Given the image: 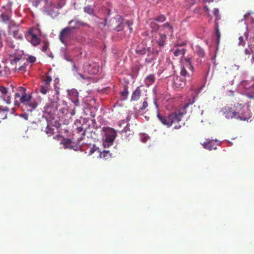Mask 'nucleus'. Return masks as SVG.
Masks as SVG:
<instances>
[{"instance_id":"dca6fc26","label":"nucleus","mask_w":254,"mask_h":254,"mask_svg":"<svg viewBox=\"0 0 254 254\" xmlns=\"http://www.w3.org/2000/svg\"><path fill=\"white\" fill-rule=\"evenodd\" d=\"M141 95V91L140 87H137L132 92L130 98V102H135L139 100Z\"/></svg>"},{"instance_id":"a211bd4d","label":"nucleus","mask_w":254,"mask_h":254,"mask_svg":"<svg viewBox=\"0 0 254 254\" xmlns=\"http://www.w3.org/2000/svg\"><path fill=\"white\" fill-rule=\"evenodd\" d=\"M128 86L125 85L123 87V90L121 92V100H126L127 99L128 95Z\"/></svg>"},{"instance_id":"49530a36","label":"nucleus","mask_w":254,"mask_h":254,"mask_svg":"<svg viewBox=\"0 0 254 254\" xmlns=\"http://www.w3.org/2000/svg\"><path fill=\"white\" fill-rule=\"evenodd\" d=\"M21 116L23 117L25 120H27L28 119V116L26 113H24L23 114H21Z\"/></svg>"},{"instance_id":"9d476101","label":"nucleus","mask_w":254,"mask_h":254,"mask_svg":"<svg viewBox=\"0 0 254 254\" xmlns=\"http://www.w3.org/2000/svg\"><path fill=\"white\" fill-rule=\"evenodd\" d=\"M72 31L71 28L68 26L64 28L61 31L59 39L63 44H65L66 40L70 36Z\"/></svg>"},{"instance_id":"c85d7f7f","label":"nucleus","mask_w":254,"mask_h":254,"mask_svg":"<svg viewBox=\"0 0 254 254\" xmlns=\"http://www.w3.org/2000/svg\"><path fill=\"white\" fill-rule=\"evenodd\" d=\"M154 19L157 22H163L166 20V17L164 15L161 14L155 17Z\"/></svg>"},{"instance_id":"603ef678","label":"nucleus","mask_w":254,"mask_h":254,"mask_svg":"<svg viewBox=\"0 0 254 254\" xmlns=\"http://www.w3.org/2000/svg\"><path fill=\"white\" fill-rule=\"evenodd\" d=\"M191 1V4H193L195 3V0H190Z\"/></svg>"},{"instance_id":"bf43d9fd","label":"nucleus","mask_w":254,"mask_h":254,"mask_svg":"<svg viewBox=\"0 0 254 254\" xmlns=\"http://www.w3.org/2000/svg\"><path fill=\"white\" fill-rule=\"evenodd\" d=\"M245 82H246V81H243V82H242V83H243V84H244V83H245Z\"/></svg>"},{"instance_id":"f704fd0d","label":"nucleus","mask_w":254,"mask_h":254,"mask_svg":"<svg viewBox=\"0 0 254 254\" xmlns=\"http://www.w3.org/2000/svg\"><path fill=\"white\" fill-rule=\"evenodd\" d=\"M213 14L216 17V20H219L220 19V15H219V11L218 8H214L213 10Z\"/></svg>"},{"instance_id":"c9c22d12","label":"nucleus","mask_w":254,"mask_h":254,"mask_svg":"<svg viewBox=\"0 0 254 254\" xmlns=\"http://www.w3.org/2000/svg\"><path fill=\"white\" fill-rule=\"evenodd\" d=\"M6 45L8 47L14 49L15 47V45L13 44V42L9 39H7L6 41Z\"/></svg>"},{"instance_id":"6ab92c4d","label":"nucleus","mask_w":254,"mask_h":254,"mask_svg":"<svg viewBox=\"0 0 254 254\" xmlns=\"http://www.w3.org/2000/svg\"><path fill=\"white\" fill-rule=\"evenodd\" d=\"M248 38V33L247 32H245L243 35L240 36L239 38V45L244 46Z\"/></svg>"},{"instance_id":"09e8293b","label":"nucleus","mask_w":254,"mask_h":254,"mask_svg":"<svg viewBox=\"0 0 254 254\" xmlns=\"http://www.w3.org/2000/svg\"><path fill=\"white\" fill-rule=\"evenodd\" d=\"M0 68H1V66L0 65ZM4 74L3 71L0 69V76H3Z\"/></svg>"},{"instance_id":"5fc2aeb1","label":"nucleus","mask_w":254,"mask_h":254,"mask_svg":"<svg viewBox=\"0 0 254 254\" xmlns=\"http://www.w3.org/2000/svg\"><path fill=\"white\" fill-rule=\"evenodd\" d=\"M207 2H210L213 1L214 0H206Z\"/></svg>"},{"instance_id":"7ed1b4c3","label":"nucleus","mask_w":254,"mask_h":254,"mask_svg":"<svg viewBox=\"0 0 254 254\" xmlns=\"http://www.w3.org/2000/svg\"><path fill=\"white\" fill-rule=\"evenodd\" d=\"M183 114L180 111L171 113L168 116H162L158 114L157 117L160 122L168 127L172 126L176 123H178L182 119Z\"/></svg>"},{"instance_id":"f257e3e1","label":"nucleus","mask_w":254,"mask_h":254,"mask_svg":"<svg viewBox=\"0 0 254 254\" xmlns=\"http://www.w3.org/2000/svg\"><path fill=\"white\" fill-rule=\"evenodd\" d=\"M220 112L228 120L235 119L248 122L252 117L249 106L240 103H237L234 107H224L221 109Z\"/></svg>"},{"instance_id":"473e14b6","label":"nucleus","mask_w":254,"mask_h":254,"mask_svg":"<svg viewBox=\"0 0 254 254\" xmlns=\"http://www.w3.org/2000/svg\"><path fill=\"white\" fill-rule=\"evenodd\" d=\"M147 98L144 99L142 102V106L139 108V111H143L148 107V103L147 102Z\"/></svg>"},{"instance_id":"ddd939ff","label":"nucleus","mask_w":254,"mask_h":254,"mask_svg":"<svg viewBox=\"0 0 254 254\" xmlns=\"http://www.w3.org/2000/svg\"><path fill=\"white\" fill-rule=\"evenodd\" d=\"M218 141L217 140H208L202 144L203 147L206 149L212 150V149H216L218 145Z\"/></svg>"},{"instance_id":"6e6552de","label":"nucleus","mask_w":254,"mask_h":254,"mask_svg":"<svg viewBox=\"0 0 254 254\" xmlns=\"http://www.w3.org/2000/svg\"><path fill=\"white\" fill-rule=\"evenodd\" d=\"M103 130L105 134L106 141L112 144L116 137V131L111 127H104Z\"/></svg>"},{"instance_id":"b1692460","label":"nucleus","mask_w":254,"mask_h":254,"mask_svg":"<svg viewBox=\"0 0 254 254\" xmlns=\"http://www.w3.org/2000/svg\"><path fill=\"white\" fill-rule=\"evenodd\" d=\"M196 52L197 54L200 57H204L205 56V52L203 49H202L201 47L199 46L196 47Z\"/></svg>"},{"instance_id":"ea45409f","label":"nucleus","mask_w":254,"mask_h":254,"mask_svg":"<svg viewBox=\"0 0 254 254\" xmlns=\"http://www.w3.org/2000/svg\"><path fill=\"white\" fill-rule=\"evenodd\" d=\"M126 24L127 25V27L129 30V32L131 33L132 32V28L131 27V25H132V22L129 20H127L126 22Z\"/></svg>"},{"instance_id":"58836bf2","label":"nucleus","mask_w":254,"mask_h":254,"mask_svg":"<svg viewBox=\"0 0 254 254\" xmlns=\"http://www.w3.org/2000/svg\"><path fill=\"white\" fill-rule=\"evenodd\" d=\"M96 151H97L99 153H100L99 151L98 150V148L95 145H93V147L90 148V149L89 151V154L92 155Z\"/></svg>"},{"instance_id":"412c9836","label":"nucleus","mask_w":254,"mask_h":254,"mask_svg":"<svg viewBox=\"0 0 254 254\" xmlns=\"http://www.w3.org/2000/svg\"><path fill=\"white\" fill-rule=\"evenodd\" d=\"M155 80V76L153 74H150L147 76L145 78L146 84L150 85L154 82Z\"/></svg>"},{"instance_id":"2f4dec72","label":"nucleus","mask_w":254,"mask_h":254,"mask_svg":"<svg viewBox=\"0 0 254 254\" xmlns=\"http://www.w3.org/2000/svg\"><path fill=\"white\" fill-rule=\"evenodd\" d=\"M215 33L217 36L218 43H219L220 38V32L218 28V24L215 22Z\"/></svg>"},{"instance_id":"e433bc0d","label":"nucleus","mask_w":254,"mask_h":254,"mask_svg":"<svg viewBox=\"0 0 254 254\" xmlns=\"http://www.w3.org/2000/svg\"><path fill=\"white\" fill-rule=\"evenodd\" d=\"M48 0H36L35 1H33V5L37 7L38 6L41 1H44L45 4Z\"/></svg>"},{"instance_id":"9b49d317","label":"nucleus","mask_w":254,"mask_h":254,"mask_svg":"<svg viewBox=\"0 0 254 254\" xmlns=\"http://www.w3.org/2000/svg\"><path fill=\"white\" fill-rule=\"evenodd\" d=\"M26 39L31 42L33 46H37L40 44L41 40L31 30L28 31L26 35Z\"/></svg>"},{"instance_id":"0eeeda50","label":"nucleus","mask_w":254,"mask_h":254,"mask_svg":"<svg viewBox=\"0 0 254 254\" xmlns=\"http://www.w3.org/2000/svg\"><path fill=\"white\" fill-rule=\"evenodd\" d=\"M11 69L14 71H24L25 70V66L21 63V59L18 57H14L10 60Z\"/></svg>"},{"instance_id":"f8f14e48","label":"nucleus","mask_w":254,"mask_h":254,"mask_svg":"<svg viewBox=\"0 0 254 254\" xmlns=\"http://www.w3.org/2000/svg\"><path fill=\"white\" fill-rule=\"evenodd\" d=\"M186 85L185 81L181 77L176 76L173 79V86L175 88L180 90Z\"/></svg>"},{"instance_id":"2eb2a0df","label":"nucleus","mask_w":254,"mask_h":254,"mask_svg":"<svg viewBox=\"0 0 254 254\" xmlns=\"http://www.w3.org/2000/svg\"><path fill=\"white\" fill-rule=\"evenodd\" d=\"M159 32L165 33L166 35L169 33H170L171 35H172L173 33V28L169 23H166L160 26Z\"/></svg>"},{"instance_id":"864d4df0","label":"nucleus","mask_w":254,"mask_h":254,"mask_svg":"<svg viewBox=\"0 0 254 254\" xmlns=\"http://www.w3.org/2000/svg\"><path fill=\"white\" fill-rule=\"evenodd\" d=\"M205 9L206 11H208L209 10V8L207 6L205 7Z\"/></svg>"},{"instance_id":"3c124183","label":"nucleus","mask_w":254,"mask_h":254,"mask_svg":"<svg viewBox=\"0 0 254 254\" xmlns=\"http://www.w3.org/2000/svg\"><path fill=\"white\" fill-rule=\"evenodd\" d=\"M93 0H85V2H88V3H89V2H90L91 1H92Z\"/></svg>"},{"instance_id":"c03bdc74","label":"nucleus","mask_w":254,"mask_h":254,"mask_svg":"<svg viewBox=\"0 0 254 254\" xmlns=\"http://www.w3.org/2000/svg\"><path fill=\"white\" fill-rule=\"evenodd\" d=\"M83 129V128L82 127H77L76 128V130L78 133H79V132H81V131H82Z\"/></svg>"},{"instance_id":"37998d69","label":"nucleus","mask_w":254,"mask_h":254,"mask_svg":"<svg viewBox=\"0 0 254 254\" xmlns=\"http://www.w3.org/2000/svg\"><path fill=\"white\" fill-rule=\"evenodd\" d=\"M48 46H49V43L46 42L45 43L44 45L42 48V51L44 52H45L47 51V50L48 48Z\"/></svg>"},{"instance_id":"39448f33","label":"nucleus","mask_w":254,"mask_h":254,"mask_svg":"<svg viewBox=\"0 0 254 254\" xmlns=\"http://www.w3.org/2000/svg\"><path fill=\"white\" fill-rule=\"evenodd\" d=\"M193 72V67L190 62V60L187 59L181 67V75L190 80Z\"/></svg>"},{"instance_id":"bb28decb","label":"nucleus","mask_w":254,"mask_h":254,"mask_svg":"<svg viewBox=\"0 0 254 254\" xmlns=\"http://www.w3.org/2000/svg\"><path fill=\"white\" fill-rule=\"evenodd\" d=\"M119 22H120V23L119 24V25L117 26H116L115 27V29L117 32L121 31L123 30L124 29V25L122 22L123 19L120 18L119 19Z\"/></svg>"},{"instance_id":"4468645a","label":"nucleus","mask_w":254,"mask_h":254,"mask_svg":"<svg viewBox=\"0 0 254 254\" xmlns=\"http://www.w3.org/2000/svg\"><path fill=\"white\" fill-rule=\"evenodd\" d=\"M84 67L91 74H96L98 71V66L95 63H87L84 65Z\"/></svg>"},{"instance_id":"7c9ffc66","label":"nucleus","mask_w":254,"mask_h":254,"mask_svg":"<svg viewBox=\"0 0 254 254\" xmlns=\"http://www.w3.org/2000/svg\"><path fill=\"white\" fill-rule=\"evenodd\" d=\"M148 57L145 59V63L146 64H149L152 63L154 60V57L153 54H148L147 55Z\"/></svg>"},{"instance_id":"72a5a7b5","label":"nucleus","mask_w":254,"mask_h":254,"mask_svg":"<svg viewBox=\"0 0 254 254\" xmlns=\"http://www.w3.org/2000/svg\"><path fill=\"white\" fill-rule=\"evenodd\" d=\"M52 78L50 76H47L44 79L43 82L44 83V85H48L50 87V84L51 82L52 81Z\"/></svg>"},{"instance_id":"4be33fe9","label":"nucleus","mask_w":254,"mask_h":254,"mask_svg":"<svg viewBox=\"0 0 254 254\" xmlns=\"http://www.w3.org/2000/svg\"><path fill=\"white\" fill-rule=\"evenodd\" d=\"M150 26L153 30H160V26H159L156 23V21L150 19Z\"/></svg>"},{"instance_id":"79ce46f5","label":"nucleus","mask_w":254,"mask_h":254,"mask_svg":"<svg viewBox=\"0 0 254 254\" xmlns=\"http://www.w3.org/2000/svg\"><path fill=\"white\" fill-rule=\"evenodd\" d=\"M27 60L30 63H34L36 61V58L34 56H29L27 58Z\"/></svg>"},{"instance_id":"13d9d810","label":"nucleus","mask_w":254,"mask_h":254,"mask_svg":"<svg viewBox=\"0 0 254 254\" xmlns=\"http://www.w3.org/2000/svg\"><path fill=\"white\" fill-rule=\"evenodd\" d=\"M85 134V131H84L83 133H82V135H84Z\"/></svg>"},{"instance_id":"6e6d98bb","label":"nucleus","mask_w":254,"mask_h":254,"mask_svg":"<svg viewBox=\"0 0 254 254\" xmlns=\"http://www.w3.org/2000/svg\"><path fill=\"white\" fill-rule=\"evenodd\" d=\"M189 106V104H187L186 105H185V107L186 108L187 107H188Z\"/></svg>"},{"instance_id":"c756f323","label":"nucleus","mask_w":254,"mask_h":254,"mask_svg":"<svg viewBox=\"0 0 254 254\" xmlns=\"http://www.w3.org/2000/svg\"><path fill=\"white\" fill-rule=\"evenodd\" d=\"M71 141L69 139H67L64 142V146L65 148L73 149V147L71 144Z\"/></svg>"},{"instance_id":"a19ab883","label":"nucleus","mask_w":254,"mask_h":254,"mask_svg":"<svg viewBox=\"0 0 254 254\" xmlns=\"http://www.w3.org/2000/svg\"><path fill=\"white\" fill-rule=\"evenodd\" d=\"M0 17L4 22L7 21L9 20V16L6 14H1Z\"/></svg>"},{"instance_id":"423d86ee","label":"nucleus","mask_w":254,"mask_h":254,"mask_svg":"<svg viewBox=\"0 0 254 254\" xmlns=\"http://www.w3.org/2000/svg\"><path fill=\"white\" fill-rule=\"evenodd\" d=\"M167 39L166 34L165 33H162V32L158 33V37L156 36L155 38L154 39V45L155 44H157V46H158L159 49H155V47H154L153 49V52L155 53L156 54H158L159 51L161 50L162 48L164 47L166 43V40Z\"/></svg>"},{"instance_id":"a878e982","label":"nucleus","mask_w":254,"mask_h":254,"mask_svg":"<svg viewBox=\"0 0 254 254\" xmlns=\"http://www.w3.org/2000/svg\"><path fill=\"white\" fill-rule=\"evenodd\" d=\"M49 86L46 85H41L40 88V91L43 94H46L49 90Z\"/></svg>"},{"instance_id":"8fccbe9b","label":"nucleus","mask_w":254,"mask_h":254,"mask_svg":"<svg viewBox=\"0 0 254 254\" xmlns=\"http://www.w3.org/2000/svg\"><path fill=\"white\" fill-rule=\"evenodd\" d=\"M181 127V126L180 125H179V126H177V125H176V126H175L174 127V128H175V129H178V128H180Z\"/></svg>"},{"instance_id":"4d7b16f0","label":"nucleus","mask_w":254,"mask_h":254,"mask_svg":"<svg viewBox=\"0 0 254 254\" xmlns=\"http://www.w3.org/2000/svg\"><path fill=\"white\" fill-rule=\"evenodd\" d=\"M252 59H253V61H254V56H253Z\"/></svg>"},{"instance_id":"de8ad7c7","label":"nucleus","mask_w":254,"mask_h":254,"mask_svg":"<svg viewBox=\"0 0 254 254\" xmlns=\"http://www.w3.org/2000/svg\"><path fill=\"white\" fill-rule=\"evenodd\" d=\"M2 46H3V43L2 41L1 35V34L0 33V48L2 47Z\"/></svg>"},{"instance_id":"1a4fd4ad","label":"nucleus","mask_w":254,"mask_h":254,"mask_svg":"<svg viewBox=\"0 0 254 254\" xmlns=\"http://www.w3.org/2000/svg\"><path fill=\"white\" fill-rule=\"evenodd\" d=\"M11 97L8 94L7 89L3 86L0 87V103H10Z\"/></svg>"},{"instance_id":"5701e85b","label":"nucleus","mask_w":254,"mask_h":254,"mask_svg":"<svg viewBox=\"0 0 254 254\" xmlns=\"http://www.w3.org/2000/svg\"><path fill=\"white\" fill-rule=\"evenodd\" d=\"M185 51L184 49H177L174 51V55L176 57L184 55Z\"/></svg>"},{"instance_id":"20e7f679","label":"nucleus","mask_w":254,"mask_h":254,"mask_svg":"<svg viewBox=\"0 0 254 254\" xmlns=\"http://www.w3.org/2000/svg\"><path fill=\"white\" fill-rule=\"evenodd\" d=\"M64 4V0H61L58 4V7L51 1L48 0L43 7V11L48 15L55 17L59 14L57 9L62 8Z\"/></svg>"},{"instance_id":"393cba45","label":"nucleus","mask_w":254,"mask_h":254,"mask_svg":"<svg viewBox=\"0 0 254 254\" xmlns=\"http://www.w3.org/2000/svg\"><path fill=\"white\" fill-rule=\"evenodd\" d=\"M84 11L89 15H93L94 14V9L90 5L86 6L84 8Z\"/></svg>"},{"instance_id":"f03ea898","label":"nucleus","mask_w":254,"mask_h":254,"mask_svg":"<svg viewBox=\"0 0 254 254\" xmlns=\"http://www.w3.org/2000/svg\"><path fill=\"white\" fill-rule=\"evenodd\" d=\"M18 92L14 95V104L16 106L21 105L23 110L31 112L35 110L38 106L36 100L32 98L31 94L26 93V89L23 87L18 88Z\"/></svg>"},{"instance_id":"cd10ccee","label":"nucleus","mask_w":254,"mask_h":254,"mask_svg":"<svg viewBox=\"0 0 254 254\" xmlns=\"http://www.w3.org/2000/svg\"><path fill=\"white\" fill-rule=\"evenodd\" d=\"M100 156L101 158L105 159L108 158L109 157H111V154L109 151L104 150L102 152L99 153Z\"/></svg>"},{"instance_id":"f3484780","label":"nucleus","mask_w":254,"mask_h":254,"mask_svg":"<svg viewBox=\"0 0 254 254\" xmlns=\"http://www.w3.org/2000/svg\"><path fill=\"white\" fill-rule=\"evenodd\" d=\"M69 24H73V25L69 26L70 28H71V30L78 29L80 28V27L84 26L86 25V23L78 20H72L69 21Z\"/></svg>"},{"instance_id":"a18cd8bd","label":"nucleus","mask_w":254,"mask_h":254,"mask_svg":"<svg viewBox=\"0 0 254 254\" xmlns=\"http://www.w3.org/2000/svg\"><path fill=\"white\" fill-rule=\"evenodd\" d=\"M245 55H248L249 56L251 54V52H250V51L248 49H246L245 50Z\"/></svg>"},{"instance_id":"aec40b11","label":"nucleus","mask_w":254,"mask_h":254,"mask_svg":"<svg viewBox=\"0 0 254 254\" xmlns=\"http://www.w3.org/2000/svg\"><path fill=\"white\" fill-rule=\"evenodd\" d=\"M136 53L140 55H144L145 54L148 55V54H150L151 52V48H148L147 49L146 48H143L142 49H137L136 51Z\"/></svg>"},{"instance_id":"4c0bfd02","label":"nucleus","mask_w":254,"mask_h":254,"mask_svg":"<svg viewBox=\"0 0 254 254\" xmlns=\"http://www.w3.org/2000/svg\"><path fill=\"white\" fill-rule=\"evenodd\" d=\"M72 102L74 103L75 106H78L79 100L77 97V93H76L74 96V99L71 98Z\"/></svg>"}]
</instances>
